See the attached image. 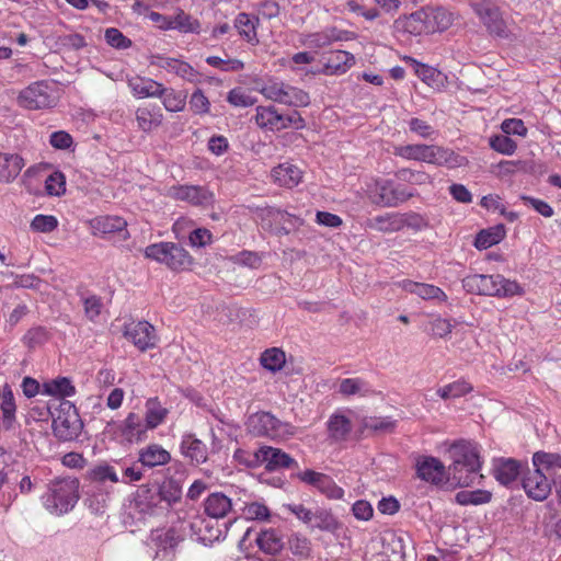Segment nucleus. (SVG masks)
Returning <instances> with one entry per match:
<instances>
[{
	"label": "nucleus",
	"mask_w": 561,
	"mask_h": 561,
	"mask_svg": "<svg viewBox=\"0 0 561 561\" xmlns=\"http://www.w3.org/2000/svg\"><path fill=\"white\" fill-rule=\"evenodd\" d=\"M124 335L141 352L154 347L158 342L153 325L147 321H131L125 324Z\"/></svg>",
	"instance_id": "dca6fc26"
},
{
	"label": "nucleus",
	"mask_w": 561,
	"mask_h": 561,
	"mask_svg": "<svg viewBox=\"0 0 561 561\" xmlns=\"http://www.w3.org/2000/svg\"><path fill=\"white\" fill-rule=\"evenodd\" d=\"M430 33L444 32L455 20V14L444 7L426 9Z\"/></svg>",
	"instance_id": "58836bf2"
},
{
	"label": "nucleus",
	"mask_w": 561,
	"mask_h": 561,
	"mask_svg": "<svg viewBox=\"0 0 561 561\" xmlns=\"http://www.w3.org/2000/svg\"><path fill=\"white\" fill-rule=\"evenodd\" d=\"M260 363L265 369L275 373L284 367L286 363V356L280 348L272 347L265 350L261 354Z\"/></svg>",
	"instance_id": "6e6d98bb"
},
{
	"label": "nucleus",
	"mask_w": 561,
	"mask_h": 561,
	"mask_svg": "<svg viewBox=\"0 0 561 561\" xmlns=\"http://www.w3.org/2000/svg\"><path fill=\"white\" fill-rule=\"evenodd\" d=\"M297 479L302 483L317 489L322 495L329 500H343L344 490L339 486L335 481L328 474L306 469L296 474Z\"/></svg>",
	"instance_id": "4468645a"
},
{
	"label": "nucleus",
	"mask_w": 561,
	"mask_h": 561,
	"mask_svg": "<svg viewBox=\"0 0 561 561\" xmlns=\"http://www.w3.org/2000/svg\"><path fill=\"white\" fill-rule=\"evenodd\" d=\"M520 474V462L512 458H499L493 462V476L495 480L504 485L510 486Z\"/></svg>",
	"instance_id": "c85d7f7f"
},
{
	"label": "nucleus",
	"mask_w": 561,
	"mask_h": 561,
	"mask_svg": "<svg viewBox=\"0 0 561 561\" xmlns=\"http://www.w3.org/2000/svg\"><path fill=\"white\" fill-rule=\"evenodd\" d=\"M369 228L380 232L400 231V213L376 216L368 221Z\"/></svg>",
	"instance_id": "8fccbe9b"
},
{
	"label": "nucleus",
	"mask_w": 561,
	"mask_h": 561,
	"mask_svg": "<svg viewBox=\"0 0 561 561\" xmlns=\"http://www.w3.org/2000/svg\"><path fill=\"white\" fill-rule=\"evenodd\" d=\"M205 512L214 518H224L232 508V501L221 492H215L207 496L204 503Z\"/></svg>",
	"instance_id": "e433bc0d"
},
{
	"label": "nucleus",
	"mask_w": 561,
	"mask_h": 561,
	"mask_svg": "<svg viewBox=\"0 0 561 561\" xmlns=\"http://www.w3.org/2000/svg\"><path fill=\"white\" fill-rule=\"evenodd\" d=\"M127 85L137 99L157 98L163 91V84L151 78L131 76L127 78Z\"/></svg>",
	"instance_id": "4be33fe9"
},
{
	"label": "nucleus",
	"mask_w": 561,
	"mask_h": 561,
	"mask_svg": "<svg viewBox=\"0 0 561 561\" xmlns=\"http://www.w3.org/2000/svg\"><path fill=\"white\" fill-rule=\"evenodd\" d=\"M92 479L96 482L111 481L113 483L119 482L118 468L110 465L98 466L92 470Z\"/></svg>",
	"instance_id": "0e129e2a"
},
{
	"label": "nucleus",
	"mask_w": 561,
	"mask_h": 561,
	"mask_svg": "<svg viewBox=\"0 0 561 561\" xmlns=\"http://www.w3.org/2000/svg\"><path fill=\"white\" fill-rule=\"evenodd\" d=\"M286 82L275 77H267L255 81L254 90L261 93L266 100L279 103Z\"/></svg>",
	"instance_id": "4c0bfd02"
},
{
	"label": "nucleus",
	"mask_w": 561,
	"mask_h": 561,
	"mask_svg": "<svg viewBox=\"0 0 561 561\" xmlns=\"http://www.w3.org/2000/svg\"><path fill=\"white\" fill-rule=\"evenodd\" d=\"M180 497V491L174 490L171 496L167 495L164 488L156 489L146 485L140 486L134 494L129 511L137 519H147L163 515L171 506V502Z\"/></svg>",
	"instance_id": "7ed1b4c3"
},
{
	"label": "nucleus",
	"mask_w": 561,
	"mask_h": 561,
	"mask_svg": "<svg viewBox=\"0 0 561 561\" xmlns=\"http://www.w3.org/2000/svg\"><path fill=\"white\" fill-rule=\"evenodd\" d=\"M106 43L116 49H127L131 46V41L126 37L118 28L110 27L104 34Z\"/></svg>",
	"instance_id": "774afa93"
},
{
	"label": "nucleus",
	"mask_w": 561,
	"mask_h": 561,
	"mask_svg": "<svg viewBox=\"0 0 561 561\" xmlns=\"http://www.w3.org/2000/svg\"><path fill=\"white\" fill-rule=\"evenodd\" d=\"M428 227V220L421 214L414 211L400 213V229L422 231Z\"/></svg>",
	"instance_id": "13d9d810"
},
{
	"label": "nucleus",
	"mask_w": 561,
	"mask_h": 561,
	"mask_svg": "<svg viewBox=\"0 0 561 561\" xmlns=\"http://www.w3.org/2000/svg\"><path fill=\"white\" fill-rule=\"evenodd\" d=\"M414 64L415 75L428 87L439 89L444 84V76L440 71L415 60Z\"/></svg>",
	"instance_id": "864d4df0"
},
{
	"label": "nucleus",
	"mask_w": 561,
	"mask_h": 561,
	"mask_svg": "<svg viewBox=\"0 0 561 561\" xmlns=\"http://www.w3.org/2000/svg\"><path fill=\"white\" fill-rule=\"evenodd\" d=\"M93 236L107 237L122 233L123 239L128 238L127 221L119 216H98L88 221Z\"/></svg>",
	"instance_id": "a211bd4d"
},
{
	"label": "nucleus",
	"mask_w": 561,
	"mask_h": 561,
	"mask_svg": "<svg viewBox=\"0 0 561 561\" xmlns=\"http://www.w3.org/2000/svg\"><path fill=\"white\" fill-rule=\"evenodd\" d=\"M503 225H496L489 229L481 230L474 240V247L479 250H486L492 245L500 243L505 237Z\"/></svg>",
	"instance_id": "c03bdc74"
},
{
	"label": "nucleus",
	"mask_w": 561,
	"mask_h": 561,
	"mask_svg": "<svg viewBox=\"0 0 561 561\" xmlns=\"http://www.w3.org/2000/svg\"><path fill=\"white\" fill-rule=\"evenodd\" d=\"M492 493L486 490H462L456 493L455 502L461 506L482 505L491 501Z\"/></svg>",
	"instance_id": "de8ad7c7"
},
{
	"label": "nucleus",
	"mask_w": 561,
	"mask_h": 561,
	"mask_svg": "<svg viewBox=\"0 0 561 561\" xmlns=\"http://www.w3.org/2000/svg\"><path fill=\"white\" fill-rule=\"evenodd\" d=\"M145 409L144 421L149 431L164 423L169 414V410L161 404L158 398H149L146 401Z\"/></svg>",
	"instance_id": "ea45409f"
},
{
	"label": "nucleus",
	"mask_w": 561,
	"mask_h": 561,
	"mask_svg": "<svg viewBox=\"0 0 561 561\" xmlns=\"http://www.w3.org/2000/svg\"><path fill=\"white\" fill-rule=\"evenodd\" d=\"M79 500V480L73 477H61L50 481L47 492L42 496L44 507L53 515L70 512Z\"/></svg>",
	"instance_id": "20e7f679"
},
{
	"label": "nucleus",
	"mask_w": 561,
	"mask_h": 561,
	"mask_svg": "<svg viewBox=\"0 0 561 561\" xmlns=\"http://www.w3.org/2000/svg\"><path fill=\"white\" fill-rule=\"evenodd\" d=\"M393 153L405 160H414L449 169H456L467 163L465 157L448 148L436 145L414 144L397 146Z\"/></svg>",
	"instance_id": "f03ea898"
},
{
	"label": "nucleus",
	"mask_w": 561,
	"mask_h": 561,
	"mask_svg": "<svg viewBox=\"0 0 561 561\" xmlns=\"http://www.w3.org/2000/svg\"><path fill=\"white\" fill-rule=\"evenodd\" d=\"M0 412V426L7 431L14 428L16 424V403L9 385H4L2 389Z\"/></svg>",
	"instance_id": "7c9ffc66"
},
{
	"label": "nucleus",
	"mask_w": 561,
	"mask_h": 561,
	"mask_svg": "<svg viewBox=\"0 0 561 561\" xmlns=\"http://www.w3.org/2000/svg\"><path fill=\"white\" fill-rule=\"evenodd\" d=\"M249 465L250 468H257L264 465L265 469L270 472L298 467L297 461L291 456L272 446H262L255 450L254 458Z\"/></svg>",
	"instance_id": "ddd939ff"
},
{
	"label": "nucleus",
	"mask_w": 561,
	"mask_h": 561,
	"mask_svg": "<svg viewBox=\"0 0 561 561\" xmlns=\"http://www.w3.org/2000/svg\"><path fill=\"white\" fill-rule=\"evenodd\" d=\"M180 450L185 458L190 459V461L195 465L204 463L208 459L206 445L191 433L182 436Z\"/></svg>",
	"instance_id": "393cba45"
},
{
	"label": "nucleus",
	"mask_w": 561,
	"mask_h": 561,
	"mask_svg": "<svg viewBox=\"0 0 561 561\" xmlns=\"http://www.w3.org/2000/svg\"><path fill=\"white\" fill-rule=\"evenodd\" d=\"M167 195L194 206H208L214 202V194L199 185H173L168 188Z\"/></svg>",
	"instance_id": "f3484780"
},
{
	"label": "nucleus",
	"mask_w": 561,
	"mask_h": 561,
	"mask_svg": "<svg viewBox=\"0 0 561 561\" xmlns=\"http://www.w3.org/2000/svg\"><path fill=\"white\" fill-rule=\"evenodd\" d=\"M271 178L279 186L293 188L301 182L302 171L290 162H284L272 169Z\"/></svg>",
	"instance_id": "cd10ccee"
},
{
	"label": "nucleus",
	"mask_w": 561,
	"mask_h": 561,
	"mask_svg": "<svg viewBox=\"0 0 561 561\" xmlns=\"http://www.w3.org/2000/svg\"><path fill=\"white\" fill-rule=\"evenodd\" d=\"M416 472L420 479L439 484L445 478V466L435 457H422L417 460Z\"/></svg>",
	"instance_id": "bb28decb"
},
{
	"label": "nucleus",
	"mask_w": 561,
	"mask_h": 561,
	"mask_svg": "<svg viewBox=\"0 0 561 561\" xmlns=\"http://www.w3.org/2000/svg\"><path fill=\"white\" fill-rule=\"evenodd\" d=\"M47 194L60 196L66 192V178L61 172L51 173L45 181Z\"/></svg>",
	"instance_id": "69168bd1"
},
{
	"label": "nucleus",
	"mask_w": 561,
	"mask_h": 561,
	"mask_svg": "<svg viewBox=\"0 0 561 561\" xmlns=\"http://www.w3.org/2000/svg\"><path fill=\"white\" fill-rule=\"evenodd\" d=\"M44 393L55 397H72L76 393V388L66 377L57 378L44 383Z\"/></svg>",
	"instance_id": "5fc2aeb1"
},
{
	"label": "nucleus",
	"mask_w": 561,
	"mask_h": 561,
	"mask_svg": "<svg viewBox=\"0 0 561 561\" xmlns=\"http://www.w3.org/2000/svg\"><path fill=\"white\" fill-rule=\"evenodd\" d=\"M121 431L129 443H139L147 438L149 428L140 415L130 412L123 421Z\"/></svg>",
	"instance_id": "2f4dec72"
},
{
	"label": "nucleus",
	"mask_w": 561,
	"mask_h": 561,
	"mask_svg": "<svg viewBox=\"0 0 561 561\" xmlns=\"http://www.w3.org/2000/svg\"><path fill=\"white\" fill-rule=\"evenodd\" d=\"M206 64L225 72H238L244 69V62L237 58H220L218 56H208Z\"/></svg>",
	"instance_id": "4d7b16f0"
},
{
	"label": "nucleus",
	"mask_w": 561,
	"mask_h": 561,
	"mask_svg": "<svg viewBox=\"0 0 561 561\" xmlns=\"http://www.w3.org/2000/svg\"><path fill=\"white\" fill-rule=\"evenodd\" d=\"M157 99H160L168 112L176 113L185 108L186 98L181 92L172 88H165Z\"/></svg>",
	"instance_id": "603ef678"
},
{
	"label": "nucleus",
	"mask_w": 561,
	"mask_h": 561,
	"mask_svg": "<svg viewBox=\"0 0 561 561\" xmlns=\"http://www.w3.org/2000/svg\"><path fill=\"white\" fill-rule=\"evenodd\" d=\"M169 27L181 33L192 34H199L202 30L199 21L181 9H179L176 13L172 15V22L169 24Z\"/></svg>",
	"instance_id": "49530a36"
},
{
	"label": "nucleus",
	"mask_w": 561,
	"mask_h": 561,
	"mask_svg": "<svg viewBox=\"0 0 561 561\" xmlns=\"http://www.w3.org/2000/svg\"><path fill=\"white\" fill-rule=\"evenodd\" d=\"M144 254L147 259L164 264L172 271H185L193 264L192 255L180 244L158 242L146 247Z\"/></svg>",
	"instance_id": "6e6552de"
},
{
	"label": "nucleus",
	"mask_w": 561,
	"mask_h": 561,
	"mask_svg": "<svg viewBox=\"0 0 561 561\" xmlns=\"http://www.w3.org/2000/svg\"><path fill=\"white\" fill-rule=\"evenodd\" d=\"M426 9H420L409 15H404L396 20L394 25L398 31L409 35H421L430 33Z\"/></svg>",
	"instance_id": "412c9836"
},
{
	"label": "nucleus",
	"mask_w": 561,
	"mask_h": 561,
	"mask_svg": "<svg viewBox=\"0 0 561 561\" xmlns=\"http://www.w3.org/2000/svg\"><path fill=\"white\" fill-rule=\"evenodd\" d=\"M355 65V57L346 50H335L327 58L321 73L325 76H341Z\"/></svg>",
	"instance_id": "b1692460"
},
{
	"label": "nucleus",
	"mask_w": 561,
	"mask_h": 561,
	"mask_svg": "<svg viewBox=\"0 0 561 561\" xmlns=\"http://www.w3.org/2000/svg\"><path fill=\"white\" fill-rule=\"evenodd\" d=\"M339 522L330 510L317 507L312 515V524L310 529H319L321 531L334 533L339 528Z\"/></svg>",
	"instance_id": "a18cd8bd"
},
{
	"label": "nucleus",
	"mask_w": 561,
	"mask_h": 561,
	"mask_svg": "<svg viewBox=\"0 0 561 561\" xmlns=\"http://www.w3.org/2000/svg\"><path fill=\"white\" fill-rule=\"evenodd\" d=\"M260 20L256 15L241 12L236 16L233 25L240 37L250 45L255 46L259 44L256 32Z\"/></svg>",
	"instance_id": "473e14b6"
},
{
	"label": "nucleus",
	"mask_w": 561,
	"mask_h": 561,
	"mask_svg": "<svg viewBox=\"0 0 561 561\" xmlns=\"http://www.w3.org/2000/svg\"><path fill=\"white\" fill-rule=\"evenodd\" d=\"M351 431V420L344 413L336 412L329 417L328 432L334 440H344Z\"/></svg>",
	"instance_id": "37998d69"
},
{
	"label": "nucleus",
	"mask_w": 561,
	"mask_h": 561,
	"mask_svg": "<svg viewBox=\"0 0 561 561\" xmlns=\"http://www.w3.org/2000/svg\"><path fill=\"white\" fill-rule=\"evenodd\" d=\"M256 126L265 131H279L280 113L274 105H259L253 116Z\"/></svg>",
	"instance_id": "c9c22d12"
},
{
	"label": "nucleus",
	"mask_w": 561,
	"mask_h": 561,
	"mask_svg": "<svg viewBox=\"0 0 561 561\" xmlns=\"http://www.w3.org/2000/svg\"><path fill=\"white\" fill-rule=\"evenodd\" d=\"M354 38V34L348 31L340 30L335 26L325 27L319 32L302 34L300 37L301 45L320 49L325 48L336 42H346Z\"/></svg>",
	"instance_id": "2eb2a0df"
},
{
	"label": "nucleus",
	"mask_w": 561,
	"mask_h": 561,
	"mask_svg": "<svg viewBox=\"0 0 561 561\" xmlns=\"http://www.w3.org/2000/svg\"><path fill=\"white\" fill-rule=\"evenodd\" d=\"M190 110L195 115H206L210 112V102L203 90L196 89L190 96Z\"/></svg>",
	"instance_id": "052dcab7"
},
{
	"label": "nucleus",
	"mask_w": 561,
	"mask_h": 561,
	"mask_svg": "<svg viewBox=\"0 0 561 561\" xmlns=\"http://www.w3.org/2000/svg\"><path fill=\"white\" fill-rule=\"evenodd\" d=\"M135 119L138 129L148 134L161 126L163 122V114L159 106L154 104H145L137 107L135 112Z\"/></svg>",
	"instance_id": "5701e85b"
},
{
	"label": "nucleus",
	"mask_w": 561,
	"mask_h": 561,
	"mask_svg": "<svg viewBox=\"0 0 561 561\" xmlns=\"http://www.w3.org/2000/svg\"><path fill=\"white\" fill-rule=\"evenodd\" d=\"M489 145L494 151L506 156H512L517 149V144L506 134L492 136Z\"/></svg>",
	"instance_id": "680f3d73"
},
{
	"label": "nucleus",
	"mask_w": 561,
	"mask_h": 561,
	"mask_svg": "<svg viewBox=\"0 0 561 561\" xmlns=\"http://www.w3.org/2000/svg\"><path fill=\"white\" fill-rule=\"evenodd\" d=\"M171 460L170 453L159 444H150L139 450L138 461L147 468L164 466Z\"/></svg>",
	"instance_id": "f704fd0d"
},
{
	"label": "nucleus",
	"mask_w": 561,
	"mask_h": 561,
	"mask_svg": "<svg viewBox=\"0 0 561 561\" xmlns=\"http://www.w3.org/2000/svg\"><path fill=\"white\" fill-rule=\"evenodd\" d=\"M185 539V533L179 526L154 528L147 538V547L156 561H175L179 546Z\"/></svg>",
	"instance_id": "423d86ee"
},
{
	"label": "nucleus",
	"mask_w": 561,
	"mask_h": 561,
	"mask_svg": "<svg viewBox=\"0 0 561 561\" xmlns=\"http://www.w3.org/2000/svg\"><path fill=\"white\" fill-rule=\"evenodd\" d=\"M398 286L407 293L414 294L424 300H437L440 302L447 301V295L445 291L432 284L403 279L398 283Z\"/></svg>",
	"instance_id": "a878e982"
},
{
	"label": "nucleus",
	"mask_w": 561,
	"mask_h": 561,
	"mask_svg": "<svg viewBox=\"0 0 561 561\" xmlns=\"http://www.w3.org/2000/svg\"><path fill=\"white\" fill-rule=\"evenodd\" d=\"M474 13L491 33L502 34L504 32V21L500 9L486 0L472 5Z\"/></svg>",
	"instance_id": "aec40b11"
},
{
	"label": "nucleus",
	"mask_w": 561,
	"mask_h": 561,
	"mask_svg": "<svg viewBox=\"0 0 561 561\" xmlns=\"http://www.w3.org/2000/svg\"><path fill=\"white\" fill-rule=\"evenodd\" d=\"M24 167L23 158L13 152L0 151V182L13 181Z\"/></svg>",
	"instance_id": "72a5a7b5"
},
{
	"label": "nucleus",
	"mask_w": 561,
	"mask_h": 561,
	"mask_svg": "<svg viewBox=\"0 0 561 561\" xmlns=\"http://www.w3.org/2000/svg\"><path fill=\"white\" fill-rule=\"evenodd\" d=\"M472 390V387L465 380H457L437 390V394L444 399L459 398Z\"/></svg>",
	"instance_id": "bf43d9fd"
},
{
	"label": "nucleus",
	"mask_w": 561,
	"mask_h": 561,
	"mask_svg": "<svg viewBox=\"0 0 561 561\" xmlns=\"http://www.w3.org/2000/svg\"><path fill=\"white\" fill-rule=\"evenodd\" d=\"M523 488L526 494L538 502L546 500L551 492L550 478L540 470L534 469L523 478Z\"/></svg>",
	"instance_id": "6ab92c4d"
},
{
	"label": "nucleus",
	"mask_w": 561,
	"mask_h": 561,
	"mask_svg": "<svg viewBox=\"0 0 561 561\" xmlns=\"http://www.w3.org/2000/svg\"><path fill=\"white\" fill-rule=\"evenodd\" d=\"M255 542L257 548L265 554L276 556L278 554L284 546V538L282 533L275 528L262 529L256 538Z\"/></svg>",
	"instance_id": "c756f323"
},
{
	"label": "nucleus",
	"mask_w": 561,
	"mask_h": 561,
	"mask_svg": "<svg viewBox=\"0 0 561 561\" xmlns=\"http://www.w3.org/2000/svg\"><path fill=\"white\" fill-rule=\"evenodd\" d=\"M367 193L370 201L380 207H397L415 195V192L396 186L392 181L385 179L370 183Z\"/></svg>",
	"instance_id": "9b49d317"
},
{
	"label": "nucleus",
	"mask_w": 561,
	"mask_h": 561,
	"mask_svg": "<svg viewBox=\"0 0 561 561\" xmlns=\"http://www.w3.org/2000/svg\"><path fill=\"white\" fill-rule=\"evenodd\" d=\"M245 427L249 434L271 439H287L295 435L296 430L290 423L278 420L270 412L260 411L251 414Z\"/></svg>",
	"instance_id": "0eeeda50"
},
{
	"label": "nucleus",
	"mask_w": 561,
	"mask_h": 561,
	"mask_svg": "<svg viewBox=\"0 0 561 561\" xmlns=\"http://www.w3.org/2000/svg\"><path fill=\"white\" fill-rule=\"evenodd\" d=\"M451 463L448 467L449 479L458 486L465 488L472 484H480L483 479L481 474V456L477 444L460 440L449 448Z\"/></svg>",
	"instance_id": "f257e3e1"
},
{
	"label": "nucleus",
	"mask_w": 561,
	"mask_h": 561,
	"mask_svg": "<svg viewBox=\"0 0 561 561\" xmlns=\"http://www.w3.org/2000/svg\"><path fill=\"white\" fill-rule=\"evenodd\" d=\"M51 417L53 432L59 440L70 442L78 438L83 425L76 407L71 402H60Z\"/></svg>",
	"instance_id": "9d476101"
},
{
	"label": "nucleus",
	"mask_w": 561,
	"mask_h": 561,
	"mask_svg": "<svg viewBox=\"0 0 561 561\" xmlns=\"http://www.w3.org/2000/svg\"><path fill=\"white\" fill-rule=\"evenodd\" d=\"M339 392L345 397L360 396L366 397L371 393L369 383L362 378H345L342 379L339 386Z\"/></svg>",
	"instance_id": "3c124183"
},
{
	"label": "nucleus",
	"mask_w": 561,
	"mask_h": 561,
	"mask_svg": "<svg viewBox=\"0 0 561 561\" xmlns=\"http://www.w3.org/2000/svg\"><path fill=\"white\" fill-rule=\"evenodd\" d=\"M533 465L536 470L552 478L557 470L561 469V456L559 454L537 451L533 456Z\"/></svg>",
	"instance_id": "a19ab883"
},
{
	"label": "nucleus",
	"mask_w": 561,
	"mask_h": 561,
	"mask_svg": "<svg viewBox=\"0 0 561 561\" xmlns=\"http://www.w3.org/2000/svg\"><path fill=\"white\" fill-rule=\"evenodd\" d=\"M57 227L58 220L51 215H36L31 222V229L42 233H49Z\"/></svg>",
	"instance_id": "e2e57ef3"
},
{
	"label": "nucleus",
	"mask_w": 561,
	"mask_h": 561,
	"mask_svg": "<svg viewBox=\"0 0 561 561\" xmlns=\"http://www.w3.org/2000/svg\"><path fill=\"white\" fill-rule=\"evenodd\" d=\"M462 287L469 294L510 298L524 294L523 287L515 280L505 278L501 274H473L462 279Z\"/></svg>",
	"instance_id": "39448f33"
},
{
	"label": "nucleus",
	"mask_w": 561,
	"mask_h": 561,
	"mask_svg": "<svg viewBox=\"0 0 561 561\" xmlns=\"http://www.w3.org/2000/svg\"><path fill=\"white\" fill-rule=\"evenodd\" d=\"M59 93L53 82L36 81L21 90L18 103L26 110H47L57 105Z\"/></svg>",
	"instance_id": "1a4fd4ad"
},
{
	"label": "nucleus",
	"mask_w": 561,
	"mask_h": 561,
	"mask_svg": "<svg viewBox=\"0 0 561 561\" xmlns=\"http://www.w3.org/2000/svg\"><path fill=\"white\" fill-rule=\"evenodd\" d=\"M149 64L192 84H199L204 79L202 72L181 58L153 54L149 57Z\"/></svg>",
	"instance_id": "f8f14e48"
},
{
	"label": "nucleus",
	"mask_w": 561,
	"mask_h": 561,
	"mask_svg": "<svg viewBox=\"0 0 561 561\" xmlns=\"http://www.w3.org/2000/svg\"><path fill=\"white\" fill-rule=\"evenodd\" d=\"M287 547L297 561H304L312 556L311 540L300 533H293L287 539Z\"/></svg>",
	"instance_id": "79ce46f5"
},
{
	"label": "nucleus",
	"mask_w": 561,
	"mask_h": 561,
	"mask_svg": "<svg viewBox=\"0 0 561 561\" xmlns=\"http://www.w3.org/2000/svg\"><path fill=\"white\" fill-rule=\"evenodd\" d=\"M48 340V333L45 328L43 327H35L30 329L24 335H23V343L30 347L35 348L37 346L43 345Z\"/></svg>",
	"instance_id": "338daca9"
},
{
	"label": "nucleus",
	"mask_w": 561,
	"mask_h": 561,
	"mask_svg": "<svg viewBox=\"0 0 561 561\" xmlns=\"http://www.w3.org/2000/svg\"><path fill=\"white\" fill-rule=\"evenodd\" d=\"M279 104L293 107H305L310 104V96L302 89L286 83Z\"/></svg>",
	"instance_id": "09e8293b"
}]
</instances>
